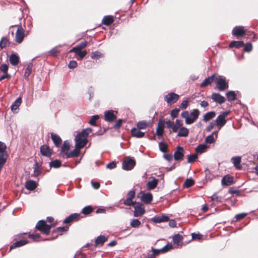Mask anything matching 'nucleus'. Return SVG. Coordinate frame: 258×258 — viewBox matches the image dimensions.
<instances>
[{"label": "nucleus", "instance_id": "obj_1", "mask_svg": "<svg viewBox=\"0 0 258 258\" xmlns=\"http://www.w3.org/2000/svg\"><path fill=\"white\" fill-rule=\"evenodd\" d=\"M199 114V110L198 109H195L190 114L188 111H183L181 114V117L185 119L186 124H191L197 120Z\"/></svg>", "mask_w": 258, "mask_h": 258}, {"label": "nucleus", "instance_id": "obj_2", "mask_svg": "<svg viewBox=\"0 0 258 258\" xmlns=\"http://www.w3.org/2000/svg\"><path fill=\"white\" fill-rule=\"evenodd\" d=\"M51 225H47L44 220L39 221L36 225L35 228L47 235L49 233Z\"/></svg>", "mask_w": 258, "mask_h": 258}, {"label": "nucleus", "instance_id": "obj_3", "mask_svg": "<svg viewBox=\"0 0 258 258\" xmlns=\"http://www.w3.org/2000/svg\"><path fill=\"white\" fill-rule=\"evenodd\" d=\"M229 111H224L218 115L215 120V124L219 126V129L226 123L225 117L229 114Z\"/></svg>", "mask_w": 258, "mask_h": 258}, {"label": "nucleus", "instance_id": "obj_4", "mask_svg": "<svg viewBox=\"0 0 258 258\" xmlns=\"http://www.w3.org/2000/svg\"><path fill=\"white\" fill-rule=\"evenodd\" d=\"M136 161L133 158L127 157L122 163V169L125 170H131L135 167Z\"/></svg>", "mask_w": 258, "mask_h": 258}, {"label": "nucleus", "instance_id": "obj_5", "mask_svg": "<svg viewBox=\"0 0 258 258\" xmlns=\"http://www.w3.org/2000/svg\"><path fill=\"white\" fill-rule=\"evenodd\" d=\"M76 142V147L78 148L84 147L87 143V139L85 136L78 133L75 139Z\"/></svg>", "mask_w": 258, "mask_h": 258}, {"label": "nucleus", "instance_id": "obj_6", "mask_svg": "<svg viewBox=\"0 0 258 258\" xmlns=\"http://www.w3.org/2000/svg\"><path fill=\"white\" fill-rule=\"evenodd\" d=\"M25 36L24 29L21 26H18L15 36L16 42L19 44L21 43L23 41Z\"/></svg>", "mask_w": 258, "mask_h": 258}, {"label": "nucleus", "instance_id": "obj_7", "mask_svg": "<svg viewBox=\"0 0 258 258\" xmlns=\"http://www.w3.org/2000/svg\"><path fill=\"white\" fill-rule=\"evenodd\" d=\"M179 97L178 94L171 92L164 96V100L167 104H171L175 103L178 100Z\"/></svg>", "mask_w": 258, "mask_h": 258}, {"label": "nucleus", "instance_id": "obj_8", "mask_svg": "<svg viewBox=\"0 0 258 258\" xmlns=\"http://www.w3.org/2000/svg\"><path fill=\"white\" fill-rule=\"evenodd\" d=\"M117 111L110 110L104 112V119L110 122L114 121L116 119Z\"/></svg>", "mask_w": 258, "mask_h": 258}, {"label": "nucleus", "instance_id": "obj_9", "mask_svg": "<svg viewBox=\"0 0 258 258\" xmlns=\"http://www.w3.org/2000/svg\"><path fill=\"white\" fill-rule=\"evenodd\" d=\"M246 30L243 26L235 27L232 32V35L236 37L243 36L245 34Z\"/></svg>", "mask_w": 258, "mask_h": 258}, {"label": "nucleus", "instance_id": "obj_10", "mask_svg": "<svg viewBox=\"0 0 258 258\" xmlns=\"http://www.w3.org/2000/svg\"><path fill=\"white\" fill-rule=\"evenodd\" d=\"M184 150L183 147L177 146L174 154V158L176 161H181L184 157Z\"/></svg>", "mask_w": 258, "mask_h": 258}, {"label": "nucleus", "instance_id": "obj_11", "mask_svg": "<svg viewBox=\"0 0 258 258\" xmlns=\"http://www.w3.org/2000/svg\"><path fill=\"white\" fill-rule=\"evenodd\" d=\"M134 206L135 208L134 216L135 217L141 216L145 213L144 208L141 203H138Z\"/></svg>", "mask_w": 258, "mask_h": 258}, {"label": "nucleus", "instance_id": "obj_12", "mask_svg": "<svg viewBox=\"0 0 258 258\" xmlns=\"http://www.w3.org/2000/svg\"><path fill=\"white\" fill-rule=\"evenodd\" d=\"M211 99L213 100V101L220 104L224 103L226 101V99L225 98V97L218 93H212L211 95Z\"/></svg>", "mask_w": 258, "mask_h": 258}, {"label": "nucleus", "instance_id": "obj_13", "mask_svg": "<svg viewBox=\"0 0 258 258\" xmlns=\"http://www.w3.org/2000/svg\"><path fill=\"white\" fill-rule=\"evenodd\" d=\"M8 70V66L6 63L2 64L0 67V71L3 73L0 77V80H4L5 79H10V75L7 73Z\"/></svg>", "mask_w": 258, "mask_h": 258}, {"label": "nucleus", "instance_id": "obj_14", "mask_svg": "<svg viewBox=\"0 0 258 258\" xmlns=\"http://www.w3.org/2000/svg\"><path fill=\"white\" fill-rule=\"evenodd\" d=\"M41 154L44 156L49 157L52 154V151L49 147L46 145H44L40 147Z\"/></svg>", "mask_w": 258, "mask_h": 258}, {"label": "nucleus", "instance_id": "obj_15", "mask_svg": "<svg viewBox=\"0 0 258 258\" xmlns=\"http://www.w3.org/2000/svg\"><path fill=\"white\" fill-rule=\"evenodd\" d=\"M22 102V99L20 97H18L12 104L11 110L13 113H17L18 112L19 107Z\"/></svg>", "mask_w": 258, "mask_h": 258}, {"label": "nucleus", "instance_id": "obj_16", "mask_svg": "<svg viewBox=\"0 0 258 258\" xmlns=\"http://www.w3.org/2000/svg\"><path fill=\"white\" fill-rule=\"evenodd\" d=\"M168 220L169 217L167 216L164 215H162L161 216H156L152 219V221L154 223H156L167 222Z\"/></svg>", "mask_w": 258, "mask_h": 258}, {"label": "nucleus", "instance_id": "obj_17", "mask_svg": "<svg viewBox=\"0 0 258 258\" xmlns=\"http://www.w3.org/2000/svg\"><path fill=\"white\" fill-rule=\"evenodd\" d=\"M152 199V195L150 192L143 194L141 198V201L147 204L150 203Z\"/></svg>", "mask_w": 258, "mask_h": 258}, {"label": "nucleus", "instance_id": "obj_18", "mask_svg": "<svg viewBox=\"0 0 258 258\" xmlns=\"http://www.w3.org/2000/svg\"><path fill=\"white\" fill-rule=\"evenodd\" d=\"M107 240V237H106L104 235H100L96 238L95 240V245L96 246H102Z\"/></svg>", "mask_w": 258, "mask_h": 258}, {"label": "nucleus", "instance_id": "obj_19", "mask_svg": "<svg viewBox=\"0 0 258 258\" xmlns=\"http://www.w3.org/2000/svg\"><path fill=\"white\" fill-rule=\"evenodd\" d=\"M80 214L78 213H74L69 215L64 220L63 223L66 224L70 223L74 220L79 219Z\"/></svg>", "mask_w": 258, "mask_h": 258}, {"label": "nucleus", "instance_id": "obj_20", "mask_svg": "<svg viewBox=\"0 0 258 258\" xmlns=\"http://www.w3.org/2000/svg\"><path fill=\"white\" fill-rule=\"evenodd\" d=\"M226 78L223 76H217V74H213L210 77L206 78L204 81H225Z\"/></svg>", "mask_w": 258, "mask_h": 258}, {"label": "nucleus", "instance_id": "obj_21", "mask_svg": "<svg viewBox=\"0 0 258 258\" xmlns=\"http://www.w3.org/2000/svg\"><path fill=\"white\" fill-rule=\"evenodd\" d=\"M37 184L36 181L29 180L26 182L25 187L29 190H33L37 187Z\"/></svg>", "mask_w": 258, "mask_h": 258}, {"label": "nucleus", "instance_id": "obj_22", "mask_svg": "<svg viewBox=\"0 0 258 258\" xmlns=\"http://www.w3.org/2000/svg\"><path fill=\"white\" fill-rule=\"evenodd\" d=\"M164 123L163 121L160 120L158 123V127L156 129V133L159 138L161 137L163 134Z\"/></svg>", "mask_w": 258, "mask_h": 258}, {"label": "nucleus", "instance_id": "obj_23", "mask_svg": "<svg viewBox=\"0 0 258 258\" xmlns=\"http://www.w3.org/2000/svg\"><path fill=\"white\" fill-rule=\"evenodd\" d=\"M51 138L53 143L57 147H58L61 145L62 140L58 135L52 133L51 134Z\"/></svg>", "mask_w": 258, "mask_h": 258}, {"label": "nucleus", "instance_id": "obj_24", "mask_svg": "<svg viewBox=\"0 0 258 258\" xmlns=\"http://www.w3.org/2000/svg\"><path fill=\"white\" fill-rule=\"evenodd\" d=\"M222 184L224 186H228L233 183V178L229 176H225L222 178Z\"/></svg>", "mask_w": 258, "mask_h": 258}, {"label": "nucleus", "instance_id": "obj_25", "mask_svg": "<svg viewBox=\"0 0 258 258\" xmlns=\"http://www.w3.org/2000/svg\"><path fill=\"white\" fill-rule=\"evenodd\" d=\"M216 82V88L220 91H223L228 88V82Z\"/></svg>", "mask_w": 258, "mask_h": 258}, {"label": "nucleus", "instance_id": "obj_26", "mask_svg": "<svg viewBox=\"0 0 258 258\" xmlns=\"http://www.w3.org/2000/svg\"><path fill=\"white\" fill-rule=\"evenodd\" d=\"M131 134L133 137L137 138H141L145 135V133L141 132L139 129L135 127L131 130Z\"/></svg>", "mask_w": 258, "mask_h": 258}, {"label": "nucleus", "instance_id": "obj_27", "mask_svg": "<svg viewBox=\"0 0 258 258\" xmlns=\"http://www.w3.org/2000/svg\"><path fill=\"white\" fill-rule=\"evenodd\" d=\"M10 62L13 66H17L19 62V57L16 53H13L10 56Z\"/></svg>", "mask_w": 258, "mask_h": 258}, {"label": "nucleus", "instance_id": "obj_28", "mask_svg": "<svg viewBox=\"0 0 258 258\" xmlns=\"http://www.w3.org/2000/svg\"><path fill=\"white\" fill-rule=\"evenodd\" d=\"M114 21L113 17L111 15L105 16L104 17L102 21V23L106 25L109 26L111 25Z\"/></svg>", "mask_w": 258, "mask_h": 258}, {"label": "nucleus", "instance_id": "obj_29", "mask_svg": "<svg viewBox=\"0 0 258 258\" xmlns=\"http://www.w3.org/2000/svg\"><path fill=\"white\" fill-rule=\"evenodd\" d=\"M231 161L234 166L236 167V168L238 169H241V157L240 156H236L232 157L231 159Z\"/></svg>", "mask_w": 258, "mask_h": 258}, {"label": "nucleus", "instance_id": "obj_30", "mask_svg": "<svg viewBox=\"0 0 258 258\" xmlns=\"http://www.w3.org/2000/svg\"><path fill=\"white\" fill-rule=\"evenodd\" d=\"M82 148H78L75 146V149H74L70 153H67L66 155L67 158H70L75 157H77L80 153V150Z\"/></svg>", "mask_w": 258, "mask_h": 258}, {"label": "nucleus", "instance_id": "obj_31", "mask_svg": "<svg viewBox=\"0 0 258 258\" xmlns=\"http://www.w3.org/2000/svg\"><path fill=\"white\" fill-rule=\"evenodd\" d=\"M28 242L27 240H21L14 242L10 247V250L24 245Z\"/></svg>", "mask_w": 258, "mask_h": 258}, {"label": "nucleus", "instance_id": "obj_32", "mask_svg": "<svg viewBox=\"0 0 258 258\" xmlns=\"http://www.w3.org/2000/svg\"><path fill=\"white\" fill-rule=\"evenodd\" d=\"M158 182V180L155 178L151 181H149L147 183V188L148 189H154L157 185Z\"/></svg>", "mask_w": 258, "mask_h": 258}, {"label": "nucleus", "instance_id": "obj_33", "mask_svg": "<svg viewBox=\"0 0 258 258\" xmlns=\"http://www.w3.org/2000/svg\"><path fill=\"white\" fill-rule=\"evenodd\" d=\"M226 96L228 100L230 102L233 101L236 99V95L233 91H228L226 94Z\"/></svg>", "mask_w": 258, "mask_h": 258}, {"label": "nucleus", "instance_id": "obj_34", "mask_svg": "<svg viewBox=\"0 0 258 258\" xmlns=\"http://www.w3.org/2000/svg\"><path fill=\"white\" fill-rule=\"evenodd\" d=\"M216 116V113L214 111H210L206 113L203 118V120L205 122L212 119Z\"/></svg>", "mask_w": 258, "mask_h": 258}, {"label": "nucleus", "instance_id": "obj_35", "mask_svg": "<svg viewBox=\"0 0 258 258\" xmlns=\"http://www.w3.org/2000/svg\"><path fill=\"white\" fill-rule=\"evenodd\" d=\"M189 131L185 127H181L178 133L177 136L178 137H187L188 135Z\"/></svg>", "mask_w": 258, "mask_h": 258}, {"label": "nucleus", "instance_id": "obj_36", "mask_svg": "<svg viewBox=\"0 0 258 258\" xmlns=\"http://www.w3.org/2000/svg\"><path fill=\"white\" fill-rule=\"evenodd\" d=\"M150 125V123L146 120L140 121L138 122L137 126L139 130L145 129Z\"/></svg>", "mask_w": 258, "mask_h": 258}, {"label": "nucleus", "instance_id": "obj_37", "mask_svg": "<svg viewBox=\"0 0 258 258\" xmlns=\"http://www.w3.org/2000/svg\"><path fill=\"white\" fill-rule=\"evenodd\" d=\"M32 69L33 64L32 63L30 62L27 65L25 69L24 76L26 79H28L29 76L30 75L32 71Z\"/></svg>", "mask_w": 258, "mask_h": 258}, {"label": "nucleus", "instance_id": "obj_38", "mask_svg": "<svg viewBox=\"0 0 258 258\" xmlns=\"http://www.w3.org/2000/svg\"><path fill=\"white\" fill-rule=\"evenodd\" d=\"M70 147V144L68 141H65L61 148V152L64 153L66 155L68 153V151Z\"/></svg>", "mask_w": 258, "mask_h": 258}, {"label": "nucleus", "instance_id": "obj_39", "mask_svg": "<svg viewBox=\"0 0 258 258\" xmlns=\"http://www.w3.org/2000/svg\"><path fill=\"white\" fill-rule=\"evenodd\" d=\"M243 45L244 43L242 41H233L230 42L229 47L239 48Z\"/></svg>", "mask_w": 258, "mask_h": 258}, {"label": "nucleus", "instance_id": "obj_40", "mask_svg": "<svg viewBox=\"0 0 258 258\" xmlns=\"http://www.w3.org/2000/svg\"><path fill=\"white\" fill-rule=\"evenodd\" d=\"M9 45L10 42L9 40L5 37H3L0 41V48L3 49L9 46Z\"/></svg>", "mask_w": 258, "mask_h": 258}, {"label": "nucleus", "instance_id": "obj_41", "mask_svg": "<svg viewBox=\"0 0 258 258\" xmlns=\"http://www.w3.org/2000/svg\"><path fill=\"white\" fill-rule=\"evenodd\" d=\"M61 165V162L59 160H55L53 161H51L49 163V166L52 168H57L59 167Z\"/></svg>", "mask_w": 258, "mask_h": 258}, {"label": "nucleus", "instance_id": "obj_42", "mask_svg": "<svg viewBox=\"0 0 258 258\" xmlns=\"http://www.w3.org/2000/svg\"><path fill=\"white\" fill-rule=\"evenodd\" d=\"M182 125V123L181 121L179 119L175 120V123H174V128H173V132L176 133L178 131L179 128H180Z\"/></svg>", "mask_w": 258, "mask_h": 258}, {"label": "nucleus", "instance_id": "obj_43", "mask_svg": "<svg viewBox=\"0 0 258 258\" xmlns=\"http://www.w3.org/2000/svg\"><path fill=\"white\" fill-rule=\"evenodd\" d=\"M103 57V54L99 51L92 52L91 54V57L94 59H98Z\"/></svg>", "mask_w": 258, "mask_h": 258}, {"label": "nucleus", "instance_id": "obj_44", "mask_svg": "<svg viewBox=\"0 0 258 258\" xmlns=\"http://www.w3.org/2000/svg\"><path fill=\"white\" fill-rule=\"evenodd\" d=\"M99 118V116L98 115H93L90 120L89 121V123L90 125L92 126H96V120H97Z\"/></svg>", "mask_w": 258, "mask_h": 258}, {"label": "nucleus", "instance_id": "obj_45", "mask_svg": "<svg viewBox=\"0 0 258 258\" xmlns=\"http://www.w3.org/2000/svg\"><path fill=\"white\" fill-rule=\"evenodd\" d=\"M207 148V146L205 144L199 145L196 147V150L198 153H203Z\"/></svg>", "mask_w": 258, "mask_h": 258}, {"label": "nucleus", "instance_id": "obj_46", "mask_svg": "<svg viewBox=\"0 0 258 258\" xmlns=\"http://www.w3.org/2000/svg\"><path fill=\"white\" fill-rule=\"evenodd\" d=\"M69 227L67 226L63 227H57L54 231L58 233L59 235L62 234V233L67 231H68Z\"/></svg>", "mask_w": 258, "mask_h": 258}, {"label": "nucleus", "instance_id": "obj_47", "mask_svg": "<svg viewBox=\"0 0 258 258\" xmlns=\"http://www.w3.org/2000/svg\"><path fill=\"white\" fill-rule=\"evenodd\" d=\"M159 150L163 153H166L167 152L168 146L164 142H160L159 144Z\"/></svg>", "mask_w": 258, "mask_h": 258}, {"label": "nucleus", "instance_id": "obj_48", "mask_svg": "<svg viewBox=\"0 0 258 258\" xmlns=\"http://www.w3.org/2000/svg\"><path fill=\"white\" fill-rule=\"evenodd\" d=\"M141 222L137 219H133L131 220L130 225L134 228H137L141 225Z\"/></svg>", "mask_w": 258, "mask_h": 258}, {"label": "nucleus", "instance_id": "obj_49", "mask_svg": "<svg viewBox=\"0 0 258 258\" xmlns=\"http://www.w3.org/2000/svg\"><path fill=\"white\" fill-rule=\"evenodd\" d=\"M173 242L175 244H178L182 240V237L179 234H175L173 237Z\"/></svg>", "mask_w": 258, "mask_h": 258}, {"label": "nucleus", "instance_id": "obj_50", "mask_svg": "<svg viewBox=\"0 0 258 258\" xmlns=\"http://www.w3.org/2000/svg\"><path fill=\"white\" fill-rule=\"evenodd\" d=\"M92 130L90 127H88L85 129L83 130V131L80 133L81 135H83V136L85 137V138L87 139L89 134L92 132Z\"/></svg>", "mask_w": 258, "mask_h": 258}, {"label": "nucleus", "instance_id": "obj_51", "mask_svg": "<svg viewBox=\"0 0 258 258\" xmlns=\"http://www.w3.org/2000/svg\"><path fill=\"white\" fill-rule=\"evenodd\" d=\"M195 181L192 178H188L186 179L184 183V186L188 188L193 185Z\"/></svg>", "mask_w": 258, "mask_h": 258}, {"label": "nucleus", "instance_id": "obj_52", "mask_svg": "<svg viewBox=\"0 0 258 258\" xmlns=\"http://www.w3.org/2000/svg\"><path fill=\"white\" fill-rule=\"evenodd\" d=\"M93 211V209L90 206L84 207L82 211V213L85 215H88Z\"/></svg>", "mask_w": 258, "mask_h": 258}, {"label": "nucleus", "instance_id": "obj_53", "mask_svg": "<svg viewBox=\"0 0 258 258\" xmlns=\"http://www.w3.org/2000/svg\"><path fill=\"white\" fill-rule=\"evenodd\" d=\"M189 105V100L188 99H186L182 102V103L180 104L179 107L178 108H180V109H185L187 108L188 106Z\"/></svg>", "mask_w": 258, "mask_h": 258}, {"label": "nucleus", "instance_id": "obj_54", "mask_svg": "<svg viewBox=\"0 0 258 258\" xmlns=\"http://www.w3.org/2000/svg\"><path fill=\"white\" fill-rule=\"evenodd\" d=\"M7 149V146L4 142L0 141V154H7L6 151Z\"/></svg>", "mask_w": 258, "mask_h": 258}, {"label": "nucleus", "instance_id": "obj_55", "mask_svg": "<svg viewBox=\"0 0 258 258\" xmlns=\"http://www.w3.org/2000/svg\"><path fill=\"white\" fill-rule=\"evenodd\" d=\"M198 158V156L196 154L190 155L187 157L188 163H193Z\"/></svg>", "mask_w": 258, "mask_h": 258}, {"label": "nucleus", "instance_id": "obj_56", "mask_svg": "<svg viewBox=\"0 0 258 258\" xmlns=\"http://www.w3.org/2000/svg\"><path fill=\"white\" fill-rule=\"evenodd\" d=\"M211 200L214 202L220 203L222 202V198L221 197H218L215 194L211 196Z\"/></svg>", "mask_w": 258, "mask_h": 258}, {"label": "nucleus", "instance_id": "obj_57", "mask_svg": "<svg viewBox=\"0 0 258 258\" xmlns=\"http://www.w3.org/2000/svg\"><path fill=\"white\" fill-rule=\"evenodd\" d=\"M205 141L207 144H211L215 142V140L212 135H210L206 138Z\"/></svg>", "mask_w": 258, "mask_h": 258}, {"label": "nucleus", "instance_id": "obj_58", "mask_svg": "<svg viewBox=\"0 0 258 258\" xmlns=\"http://www.w3.org/2000/svg\"><path fill=\"white\" fill-rule=\"evenodd\" d=\"M136 202H134L132 201V200H128V199H126L124 202L123 204L126 206H134L136 205Z\"/></svg>", "mask_w": 258, "mask_h": 258}, {"label": "nucleus", "instance_id": "obj_59", "mask_svg": "<svg viewBox=\"0 0 258 258\" xmlns=\"http://www.w3.org/2000/svg\"><path fill=\"white\" fill-rule=\"evenodd\" d=\"M172 248V246L170 244H167L163 247L160 249V250L162 251V252L165 253L169 251Z\"/></svg>", "mask_w": 258, "mask_h": 258}, {"label": "nucleus", "instance_id": "obj_60", "mask_svg": "<svg viewBox=\"0 0 258 258\" xmlns=\"http://www.w3.org/2000/svg\"><path fill=\"white\" fill-rule=\"evenodd\" d=\"M180 111V108H175L171 111V116L173 118H176Z\"/></svg>", "mask_w": 258, "mask_h": 258}, {"label": "nucleus", "instance_id": "obj_61", "mask_svg": "<svg viewBox=\"0 0 258 258\" xmlns=\"http://www.w3.org/2000/svg\"><path fill=\"white\" fill-rule=\"evenodd\" d=\"M135 196V191L134 190H130L127 194L126 199L128 200H133Z\"/></svg>", "mask_w": 258, "mask_h": 258}, {"label": "nucleus", "instance_id": "obj_62", "mask_svg": "<svg viewBox=\"0 0 258 258\" xmlns=\"http://www.w3.org/2000/svg\"><path fill=\"white\" fill-rule=\"evenodd\" d=\"M252 48V44L250 43H247L246 44L244 48V50L247 52H250L251 51Z\"/></svg>", "mask_w": 258, "mask_h": 258}, {"label": "nucleus", "instance_id": "obj_63", "mask_svg": "<svg viewBox=\"0 0 258 258\" xmlns=\"http://www.w3.org/2000/svg\"><path fill=\"white\" fill-rule=\"evenodd\" d=\"M192 238L193 239H198V240H200L202 239L203 236L202 234H200V233H192Z\"/></svg>", "mask_w": 258, "mask_h": 258}, {"label": "nucleus", "instance_id": "obj_64", "mask_svg": "<svg viewBox=\"0 0 258 258\" xmlns=\"http://www.w3.org/2000/svg\"><path fill=\"white\" fill-rule=\"evenodd\" d=\"M77 62L75 60H72L69 64V68L70 69H75L77 67Z\"/></svg>", "mask_w": 258, "mask_h": 258}]
</instances>
